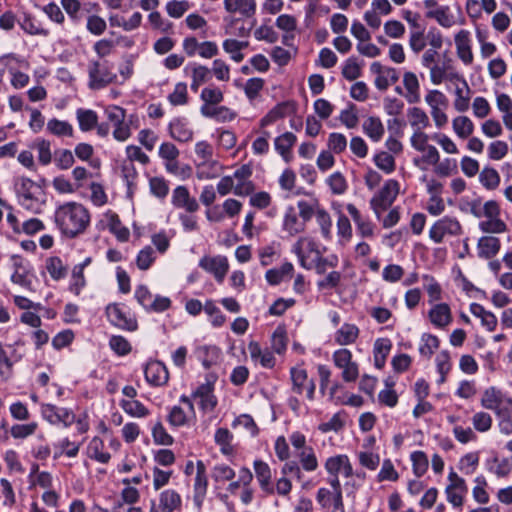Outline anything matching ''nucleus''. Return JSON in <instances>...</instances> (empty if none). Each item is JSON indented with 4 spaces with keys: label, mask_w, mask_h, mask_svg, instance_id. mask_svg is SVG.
<instances>
[{
    "label": "nucleus",
    "mask_w": 512,
    "mask_h": 512,
    "mask_svg": "<svg viewBox=\"0 0 512 512\" xmlns=\"http://www.w3.org/2000/svg\"><path fill=\"white\" fill-rule=\"evenodd\" d=\"M54 222L62 235L72 239L86 230L90 214L82 204L66 202L56 208Z\"/></svg>",
    "instance_id": "f257e3e1"
},
{
    "label": "nucleus",
    "mask_w": 512,
    "mask_h": 512,
    "mask_svg": "<svg viewBox=\"0 0 512 512\" xmlns=\"http://www.w3.org/2000/svg\"><path fill=\"white\" fill-rule=\"evenodd\" d=\"M15 190L19 204L32 213H40L42 202L37 197L39 187L27 177H20L15 181Z\"/></svg>",
    "instance_id": "f03ea898"
},
{
    "label": "nucleus",
    "mask_w": 512,
    "mask_h": 512,
    "mask_svg": "<svg viewBox=\"0 0 512 512\" xmlns=\"http://www.w3.org/2000/svg\"><path fill=\"white\" fill-rule=\"evenodd\" d=\"M89 88L98 90L113 83L117 75L108 61H90L88 65Z\"/></svg>",
    "instance_id": "7ed1b4c3"
},
{
    "label": "nucleus",
    "mask_w": 512,
    "mask_h": 512,
    "mask_svg": "<svg viewBox=\"0 0 512 512\" xmlns=\"http://www.w3.org/2000/svg\"><path fill=\"white\" fill-rule=\"evenodd\" d=\"M399 182L394 179L387 180L383 187L370 200V207L379 219L381 213L387 210L395 201L399 193Z\"/></svg>",
    "instance_id": "20e7f679"
},
{
    "label": "nucleus",
    "mask_w": 512,
    "mask_h": 512,
    "mask_svg": "<svg viewBox=\"0 0 512 512\" xmlns=\"http://www.w3.org/2000/svg\"><path fill=\"white\" fill-rule=\"evenodd\" d=\"M462 226L456 218L444 216L437 220L429 230L430 239L437 244L443 242L445 236H459Z\"/></svg>",
    "instance_id": "39448f33"
},
{
    "label": "nucleus",
    "mask_w": 512,
    "mask_h": 512,
    "mask_svg": "<svg viewBox=\"0 0 512 512\" xmlns=\"http://www.w3.org/2000/svg\"><path fill=\"white\" fill-rule=\"evenodd\" d=\"M106 315L109 322L119 329L132 332L138 328L136 318L131 316L117 303L109 304L106 307Z\"/></svg>",
    "instance_id": "423d86ee"
},
{
    "label": "nucleus",
    "mask_w": 512,
    "mask_h": 512,
    "mask_svg": "<svg viewBox=\"0 0 512 512\" xmlns=\"http://www.w3.org/2000/svg\"><path fill=\"white\" fill-rule=\"evenodd\" d=\"M290 377L292 381V391L298 395L306 392L309 400L314 399L316 385L313 379L308 378L307 371L303 368L292 367L290 369Z\"/></svg>",
    "instance_id": "0eeeda50"
},
{
    "label": "nucleus",
    "mask_w": 512,
    "mask_h": 512,
    "mask_svg": "<svg viewBox=\"0 0 512 512\" xmlns=\"http://www.w3.org/2000/svg\"><path fill=\"white\" fill-rule=\"evenodd\" d=\"M199 267L212 274L216 281L221 283L228 272L229 264L225 256H204L199 261Z\"/></svg>",
    "instance_id": "6e6552de"
},
{
    "label": "nucleus",
    "mask_w": 512,
    "mask_h": 512,
    "mask_svg": "<svg viewBox=\"0 0 512 512\" xmlns=\"http://www.w3.org/2000/svg\"><path fill=\"white\" fill-rule=\"evenodd\" d=\"M208 487V478L206 475V466L203 461L198 460L196 463V476L194 482L193 501L198 509H201Z\"/></svg>",
    "instance_id": "1a4fd4ad"
},
{
    "label": "nucleus",
    "mask_w": 512,
    "mask_h": 512,
    "mask_svg": "<svg viewBox=\"0 0 512 512\" xmlns=\"http://www.w3.org/2000/svg\"><path fill=\"white\" fill-rule=\"evenodd\" d=\"M171 202L174 207L184 209L188 213H195L199 210V204L194 197H191L186 186L180 185L173 190Z\"/></svg>",
    "instance_id": "9d476101"
},
{
    "label": "nucleus",
    "mask_w": 512,
    "mask_h": 512,
    "mask_svg": "<svg viewBox=\"0 0 512 512\" xmlns=\"http://www.w3.org/2000/svg\"><path fill=\"white\" fill-rule=\"evenodd\" d=\"M21 341H16L13 345H8V348L12 349L10 354L5 350L3 344L0 342V376L4 379H8L12 373V369L15 363L22 359V354L17 353L14 348L20 344Z\"/></svg>",
    "instance_id": "9b49d317"
},
{
    "label": "nucleus",
    "mask_w": 512,
    "mask_h": 512,
    "mask_svg": "<svg viewBox=\"0 0 512 512\" xmlns=\"http://www.w3.org/2000/svg\"><path fill=\"white\" fill-rule=\"evenodd\" d=\"M214 381L207 379L206 383H203L197 387L192 393V398L200 399V408L204 411H213L217 405V398L213 394Z\"/></svg>",
    "instance_id": "f8f14e48"
},
{
    "label": "nucleus",
    "mask_w": 512,
    "mask_h": 512,
    "mask_svg": "<svg viewBox=\"0 0 512 512\" xmlns=\"http://www.w3.org/2000/svg\"><path fill=\"white\" fill-rule=\"evenodd\" d=\"M145 378L153 386L165 385L169 380V372L164 363L160 361L149 362L144 370Z\"/></svg>",
    "instance_id": "ddd939ff"
},
{
    "label": "nucleus",
    "mask_w": 512,
    "mask_h": 512,
    "mask_svg": "<svg viewBox=\"0 0 512 512\" xmlns=\"http://www.w3.org/2000/svg\"><path fill=\"white\" fill-rule=\"evenodd\" d=\"M456 53L458 58L465 64L470 65L474 56L471 47L470 32L468 30H460L454 38Z\"/></svg>",
    "instance_id": "4468645a"
},
{
    "label": "nucleus",
    "mask_w": 512,
    "mask_h": 512,
    "mask_svg": "<svg viewBox=\"0 0 512 512\" xmlns=\"http://www.w3.org/2000/svg\"><path fill=\"white\" fill-rule=\"evenodd\" d=\"M325 469L329 475H339L340 472H342L346 478L353 475L352 464L349 457L345 454L329 457L325 462Z\"/></svg>",
    "instance_id": "2eb2a0df"
},
{
    "label": "nucleus",
    "mask_w": 512,
    "mask_h": 512,
    "mask_svg": "<svg viewBox=\"0 0 512 512\" xmlns=\"http://www.w3.org/2000/svg\"><path fill=\"white\" fill-rule=\"evenodd\" d=\"M250 357L254 362H259L263 368L272 369L275 366L276 358L269 349H262L257 341H250L248 344Z\"/></svg>",
    "instance_id": "dca6fc26"
},
{
    "label": "nucleus",
    "mask_w": 512,
    "mask_h": 512,
    "mask_svg": "<svg viewBox=\"0 0 512 512\" xmlns=\"http://www.w3.org/2000/svg\"><path fill=\"white\" fill-rule=\"evenodd\" d=\"M314 253L315 257L321 252L318 249L317 243L310 237H300L292 247V252L295 253L299 259L300 265L303 268L310 269V266L306 265V256L304 252Z\"/></svg>",
    "instance_id": "f3484780"
},
{
    "label": "nucleus",
    "mask_w": 512,
    "mask_h": 512,
    "mask_svg": "<svg viewBox=\"0 0 512 512\" xmlns=\"http://www.w3.org/2000/svg\"><path fill=\"white\" fill-rule=\"evenodd\" d=\"M255 0H224V8L228 13H239L245 18H251L256 13Z\"/></svg>",
    "instance_id": "a211bd4d"
},
{
    "label": "nucleus",
    "mask_w": 512,
    "mask_h": 512,
    "mask_svg": "<svg viewBox=\"0 0 512 512\" xmlns=\"http://www.w3.org/2000/svg\"><path fill=\"white\" fill-rule=\"evenodd\" d=\"M295 106L293 102H281L274 106L261 120L260 126L266 127L268 125L273 124L279 119H282L294 112Z\"/></svg>",
    "instance_id": "6ab92c4d"
},
{
    "label": "nucleus",
    "mask_w": 512,
    "mask_h": 512,
    "mask_svg": "<svg viewBox=\"0 0 512 512\" xmlns=\"http://www.w3.org/2000/svg\"><path fill=\"white\" fill-rule=\"evenodd\" d=\"M346 209L356 225L358 234L365 238L372 237L374 224L369 219L363 218L354 204H348Z\"/></svg>",
    "instance_id": "aec40b11"
},
{
    "label": "nucleus",
    "mask_w": 512,
    "mask_h": 512,
    "mask_svg": "<svg viewBox=\"0 0 512 512\" xmlns=\"http://www.w3.org/2000/svg\"><path fill=\"white\" fill-rule=\"evenodd\" d=\"M254 470L261 489L268 494H273L275 489L271 484L272 473L269 465L262 460H255Z\"/></svg>",
    "instance_id": "412c9836"
},
{
    "label": "nucleus",
    "mask_w": 512,
    "mask_h": 512,
    "mask_svg": "<svg viewBox=\"0 0 512 512\" xmlns=\"http://www.w3.org/2000/svg\"><path fill=\"white\" fill-rule=\"evenodd\" d=\"M501 242L494 236H483L478 240V256L483 259H491L496 256L500 250Z\"/></svg>",
    "instance_id": "4be33fe9"
},
{
    "label": "nucleus",
    "mask_w": 512,
    "mask_h": 512,
    "mask_svg": "<svg viewBox=\"0 0 512 512\" xmlns=\"http://www.w3.org/2000/svg\"><path fill=\"white\" fill-rule=\"evenodd\" d=\"M429 318L434 326L438 328L446 327L452 321V315L449 305L446 303L436 304L429 311Z\"/></svg>",
    "instance_id": "5701e85b"
},
{
    "label": "nucleus",
    "mask_w": 512,
    "mask_h": 512,
    "mask_svg": "<svg viewBox=\"0 0 512 512\" xmlns=\"http://www.w3.org/2000/svg\"><path fill=\"white\" fill-rule=\"evenodd\" d=\"M494 412L499 420L500 431L506 435L512 434V399H505Z\"/></svg>",
    "instance_id": "b1692460"
},
{
    "label": "nucleus",
    "mask_w": 512,
    "mask_h": 512,
    "mask_svg": "<svg viewBox=\"0 0 512 512\" xmlns=\"http://www.w3.org/2000/svg\"><path fill=\"white\" fill-rule=\"evenodd\" d=\"M403 85L406 90L404 97L408 103H418L420 101V84L416 74L413 72H405L403 75Z\"/></svg>",
    "instance_id": "393cba45"
},
{
    "label": "nucleus",
    "mask_w": 512,
    "mask_h": 512,
    "mask_svg": "<svg viewBox=\"0 0 512 512\" xmlns=\"http://www.w3.org/2000/svg\"><path fill=\"white\" fill-rule=\"evenodd\" d=\"M305 223L298 219L294 207L289 206L284 215L283 230L290 236H295L305 230Z\"/></svg>",
    "instance_id": "a878e982"
},
{
    "label": "nucleus",
    "mask_w": 512,
    "mask_h": 512,
    "mask_svg": "<svg viewBox=\"0 0 512 512\" xmlns=\"http://www.w3.org/2000/svg\"><path fill=\"white\" fill-rule=\"evenodd\" d=\"M392 348V343L388 338H378L373 347L374 366L382 369L385 366L386 358Z\"/></svg>",
    "instance_id": "bb28decb"
},
{
    "label": "nucleus",
    "mask_w": 512,
    "mask_h": 512,
    "mask_svg": "<svg viewBox=\"0 0 512 512\" xmlns=\"http://www.w3.org/2000/svg\"><path fill=\"white\" fill-rule=\"evenodd\" d=\"M363 132L373 141L379 142L384 133V125L379 117L369 116L362 124Z\"/></svg>",
    "instance_id": "cd10ccee"
},
{
    "label": "nucleus",
    "mask_w": 512,
    "mask_h": 512,
    "mask_svg": "<svg viewBox=\"0 0 512 512\" xmlns=\"http://www.w3.org/2000/svg\"><path fill=\"white\" fill-rule=\"evenodd\" d=\"M170 136L179 142H188L192 139L193 132L184 119L176 118L169 124Z\"/></svg>",
    "instance_id": "c85d7f7f"
},
{
    "label": "nucleus",
    "mask_w": 512,
    "mask_h": 512,
    "mask_svg": "<svg viewBox=\"0 0 512 512\" xmlns=\"http://www.w3.org/2000/svg\"><path fill=\"white\" fill-rule=\"evenodd\" d=\"M359 336V328L355 324L344 323L335 333V342L341 346L353 344Z\"/></svg>",
    "instance_id": "c756f323"
},
{
    "label": "nucleus",
    "mask_w": 512,
    "mask_h": 512,
    "mask_svg": "<svg viewBox=\"0 0 512 512\" xmlns=\"http://www.w3.org/2000/svg\"><path fill=\"white\" fill-rule=\"evenodd\" d=\"M297 137L292 132H285L274 140L275 150L288 161L291 149L296 143Z\"/></svg>",
    "instance_id": "7c9ffc66"
},
{
    "label": "nucleus",
    "mask_w": 512,
    "mask_h": 512,
    "mask_svg": "<svg viewBox=\"0 0 512 512\" xmlns=\"http://www.w3.org/2000/svg\"><path fill=\"white\" fill-rule=\"evenodd\" d=\"M505 402L503 395L496 387L487 388L482 395L481 405L485 409L495 411Z\"/></svg>",
    "instance_id": "2f4dec72"
},
{
    "label": "nucleus",
    "mask_w": 512,
    "mask_h": 512,
    "mask_svg": "<svg viewBox=\"0 0 512 512\" xmlns=\"http://www.w3.org/2000/svg\"><path fill=\"white\" fill-rule=\"evenodd\" d=\"M195 354L202 365L206 369H209L212 365L217 363L220 350L216 346H199L195 350Z\"/></svg>",
    "instance_id": "473e14b6"
},
{
    "label": "nucleus",
    "mask_w": 512,
    "mask_h": 512,
    "mask_svg": "<svg viewBox=\"0 0 512 512\" xmlns=\"http://www.w3.org/2000/svg\"><path fill=\"white\" fill-rule=\"evenodd\" d=\"M79 128L83 132L90 131L97 126L98 115L94 110L79 108L76 111Z\"/></svg>",
    "instance_id": "72a5a7b5"
},
{
    "label": "nucleus",
    "mask_w": 512,
    "mask_h": 512,
    "mask_svg": "<svg viewBox=\"0 0 512 512\" xmlns=\"http://www.w3.org/2000/svg\"><path fill=\"white\" fill-rule=\"evenodd\" d=\"M181 506L180 495L172 489H167L160 494L159 507L163 512H173Z\"/></svg>",
    "instance_id": "f704fd0d"
},
{
    "label": "nucleus",
    "mask_w": 512,
    "mask_h": 512,
    "mask_svg": "<svg viewBox=\"0 0 512 512\" xmlns=\"http://www.w3.org/2000/svg\"><path fill=\"white\" fill-rule=\"evenodd\" d=\"M46 129L50 134L57 137H72L74 133V129L69 122L57 118L50 119L47 122Z\"/></svg>",
    "instance_id": "c9c22d12"
},
{
    "label": "nucleus",
    "mask_w": 512,
    "mask_h": 512,
    "mask_svg": "<svg viewBox=\"0 0 512 512\" xmlns=\"http://www.w3.org/2000/svg\"><path fill=\"white\" fill-rule=\"evenodd\" d=\"M215 442L220 446V451L224 455H231L234 448L231 444L233 435L227 428H218L214 436Z\"/></svg>",
    "instance_id": "e433bc0d"
},
{
    "label": "nucleus",
    "mask_w": 512,
    "mask_h": 512,
    "mask_svg": "<svg viewBox=\"0 0 512 512\" xmlns=\"http://www.w3.org/2000/svg\"><path fill=\"white\" fill-rule=\"evenodd\" d=\"M453 130L461 139L468 138L474 131V124L467 116H458L452 121Z\"/></svg>",
    "instance_id": "4c0bfd02"
},
{
    "label": "nucleus",
    "mask_w": 512,
    "mask_h": 512,
    "mask_svg": "<svg viewBox=\"0 0 512 512\" xmlns=\"http://www.w3.org/2000/svg\"><path fill=\"white\" fill-rule=\"evenodd\" d=\"M104 447L103 441L99 437H94L88 446L89 456L91 459L96 460L97 462L106 464L109 462L111 455L108 452H103L102 449Z\"/></svg>",
    "instance_id": "58836bf2"
},
{
    "label": "nucleus",
    "mask_w": 512,
    "mask_h": 512,
    "mask_svg": "<svg viewBox=\"0 0 512 512\" xmlns=\"http://www.w3.org/2000/svg\"><path fill=\"white\" fill-rule=\"evenodd\" d=\"M479 181L486 189L494 190L500 184V175L496 169L486 166L479 174Z\"/></svg>",
    "instance_id": "ea45409f"
},
{
    "label": "nucleus",
    "mask_w": 512,
    "mask_h": 512,
    "mask_svg": "<svg viewBox=\"0 0 512 512\" xmlns=\"http://www.w3.org/2000/svg\"><path fill=\"white\" fill-rule=\"evenodd\" d=\"M440 341L437 336L424 333L421 336V344L419 347V353L427 358L430 359L433 355L434 351L439 348Z\"/></svg>",
    "instance_id": "a19ab883"
},
{
    "label": "nucleus",
    "mask_w": 512,
    "mask_h": 512,
    "mask_svg": "<svg viewBox=\"0 0 512 512\" xmlns=\"http://www.w3.org/2000/svg\"><path fill=\"white\" fill-rule=\"evenodd\" d=\"M408 117L410 125L413 128L422 130L429 126V117L426 112L419 107H412L408 109Z\"/></svg>",
    "instance_id": "79ce46f5"
},
{
    "label": "nucleus",
    "mask_w": 512,
    "mask_h": 512,
    "mask_svg": "<svg viewBox=\"0 0 512 512\" xmlns=\"http://www.w3.org/2000/svg\"><path fill=\"white\" fill-rule=\"evenodd\" d=\"M108 227L118 240L127 241L130 235L129 230L121 223L119 216L116 213L108 215Z\"/></svg>",
    "instance_id": "37998d69"
},
{
    "label": "nucleus",
    "mask_w": 512,
    "mask_h": 512,
    "mask_svg": "<svg viewBox=\"0 0 512 512\" xmlns=\"http://www.w3.org/2000/svg\"><path fill=\"white\" fill-rule=\"evenodd\" d=\"M38 152V161L46 166L52 161L51 143L50 141L38 138L32 145Z\"/></svg>",
    "instance_id": "c03bdc74"
},
{
    "label": "nucleus",
    "mask_w": 512,
    "mask_h": 512,
    "mask_svg": "<svg viewBox=\"0 0 512 512\" xmlns=\"http://www.w3.org/2000/svg\"><path fill=\"white\" fill-rule=\"evenodd\" d=\"M156 260V254L151 246H145L136 256V265L142 270H148Z\"/></svg>",
    "instance_id": "a18cd8bd"
},
{
    "label": "nucleus",
    "mask_w": 512,
    "mask_h": 512,
    "mask_svg": "<svg viewBox=\"0 0 512 512\" xmlns=\"http://www.w3.org/2000/svg\"><path fill=\"white\" fill-rule=\"evenodd\" d=\"M46 269L51 278L58 281L67 274V268L59 257H50L46 261Z\"/></svg>",
    "instance_id": "49530a36"
},
{
    "label": "nucleus",
    "mask_w": 512,
    "mask_h": 512,
    "mask_svg": "<svg viewBox=\"0 0 512 512\" xmlns=\"http://www.w3.org/2000/svg\"><path fill=\"white\" fill-rule=\"evenodd\" d=\"M20 27L29 35H39L44 37L49 35V30L43 28L41 24L31 16H25L22 22H20Z\"/></svg>",
    "instance_id": "de8ad7c7"
},
{
    "label": "nucleus",
    "mask_w": 512,
    "mask_h": 512,
    "mask_svg": "<svg viewBox=\"0 0 512 512\" xmlns=\"http://www.w3.org/2000/svg\"><path fill=\"white\" fill-rule=\"evenodd\" d=\"M152 437L157 445L169 446L174 442V438L166 431L161 420H158L152 427Z\"/></svg>",
    "instance_id": "09e8293b"
},
{
    "label": "nucleus",
    "mask_w": 512,
    "mask_h": 512,
    "mask_svg": "<svg viewBox=\"0 0 512 512\" xmlns=\"http://www.w3.org/2000/svg\"><path fill=\"white\" fill-rule=\"evenodd\" d=\"M121 408L133 417H146L149 410L138 400H122L120 402Z\"/></svg>",
    "instance_id": "8fccbe9b"
},
{
    "label": "nucleus",
    "mask_w": 512,
    "mask_h": 512,
    "mask_svg": "<svg viewBox=\"0 0 512 512\" xmlns=\"http://www.w3.org/2000/svg\"><path fill=\"white\" fill-rule=\"evenodd\" d=\"M298 458L305 471L312 472L318 468V460L312 447L301 450L298 453Z\"/></svg>",
    "instance_id": "3c124183"
},
{
    "label": "nucleus",
    "mask_w": 512,
    "mask_h": 512,
    "mask_svg": "<svg viewBox=\"0 0 512 512\" xmlns=\"http://www.w3.org/2000/svg\"><path fill=\"white\" fill-rule=\"evenodd\" d=\"M448 6H442L435 10L428 11L426 16L435 19L441 26L449 28L453 25V16L449 13Z\"/></svg>",
    "instance_id": "603ef678"
},
{
    "label": "nucleus",
    "mask_w": 512,
    "mask_h": 512,
    "mask_svg": "<svg viewBox=\"0 0 512 512\" xmlns=\"http://www.w3.org/2000/svg\"><path fill=\"white\" fill-rule=\"evenodd\" d=\"M168 101L173 106H182L188 103L187 85L184 82H178L174 91L168 95Z\"/></svg>",
    "instance_id": "864d4df0"
},
{
    "label": "nucleus",
    "mask_w": 512,
    "mask_h": 512,
    "mask_svg": "<svg viewBox=\"0 0 512 512\" xmlns=\"http://www.w3.org/2000/svg\"><path fill=\"white\" fill-rule=\"evenodd\" d=\"M411 461L413 466V472L417 477L423 476L428 470V457L423 451H414L411 454Z\"/></svg>",
    "instance_id": "5fc2aeb1"
},
{
    "label": "nucleus",
    "mask_w": 512,
    "mask_h": 512,
    "mask_svg": "<svg viewBox=\"0 0 512 512\" xmlns=\"http://www.w3.org/2000/svg\"><path fill=\"white\" fill-rule=\"evenodd\" d=\"M75 162L74 154L69 149H59L55 151L54 163L60 170H67L73 166Z\"/></svg>",
    "instance_id": "6e6d98bb"
},
{
    "label": "nucleus",
    "mask_w": 512,
    "mask_h": 512,
    "mask_svg": "<svg viewBox=\"0 0 512 512\" xmlns=\"http://www.w3.org/2000/svg\"><path fill=\"white\" fill-rule=\"evenodd\" d=\"M271 346L274 352L281 354L287 347V332L284 326H278L272 334Z\"/></svg>",
    "instance_id": "4d7b16f0"
},
{
    "label": "nucleus",
    "mask_w": 512,
    "mask_h": 512,
    "mask_svg": "<svg viewBox=\"0 0 512 512\" xmlns=\"http://www.w3.org/2000/svg\"><path fill=\"white\" fill-rule=\"evenodd\" d=\"M38 428L36 422H30L27 424H15L10 429V434L15 439H25L33 435Z\"/></svg>",
    "instance_id": "13d9d810"
},
{
    "label": "nucleus",
    "mask_w": 512,
    "mask_h": 512,
    "mask_svg": "<svg viewBox=\"0 0 512 512\" xmlns=\"http://www.w3.org/2000/svg\"><path fill=\"white\" fill-rule=\"evenodd\" d=\"M375 165L387 174L395 170V159L388 152L382 151L374 156Z\"/></svg>",
    "instance_id": "bf43d9fd"
},
{
    "label": "nucleus",
    "mask_w": 512,
    "mask_h": 512,
    "mask_svg": "<svg viewBox=\"0 0 512 512\" xmlns=\"http://www.w3.org/2000/svg\"><path fill=\"white\" fill-rule=\"evenodd\" d=\"M479 228L484 233H504L507 230L506 223L500 218H490L479 223Z\"/></svg>",
    "instance_id": "052dcab7"
},
{
    "label": "nucleus",
    "mask_w": 512,
    "mask_h": 512,
    "mask_svg": "<svg viewBox=\"0 0 512 512\" xmlns=\"http://www.w3.org/2000/svg\"><path fill=\"white\" fill-rule=\"evenodd\" d=\"M296 304L293 298H278L268 309V314L271 316H282L289 308Z\"/></svg>",
    "instance_id": "680f3d73"
},
{
    "label": "nucleus",
    "mask_w": 512,
    "mask_h": 512,
    "mask_svg": "<svg viewBox=\"0 0 512 512\" xmlns=\"http://www.w3.org/2000/svg\"><path fill=\"white\" fill-rule=\"evenodd\" d=\"M329 150L335 154H340L346 150L347 139L342 133H330L327 141Z\"/></svg>",
    "instance_id": "e2e57ef3"
},
{
    "label": "nucleus",
    "mask_w": 512,
    "mask_h": 512,
    "mask_svg": "<svg viewBox=\"0 0 512 512\" xmlns=\"http://www.w3.org/2000/svg\"><path fill=\"white\" fill-rule=\"evenodd\" d=\"M316 220L318 225L320 226L323 237L326 239H330L332 220L329 213L324 209L318 208L316 210Z\"/></svg>",
    "instance_id": "0e129e2a"
},
{
    "label": "nucleus",
    "mask_w": 512,
    "mask_h": 512,
    "mask_svg": "<svg viewBox=\"0 0 512 512\" xmlns=\"http://www.w3.org/2000/svg\"><path fill=\"white\" fill-rule=\"evenodd\" d=\"M342 75L345 79L353 81L360 77L361 67L355 57L348 58L342 68Z\"/></svg>",
    "instance_id": "69168bd1"
},
{
    "label": "nucleus",
    "mask_w": 512,
    "mask_h": 512,
    "mask_svg": "<svg viewBox=\"0 0 512 512\" xmlns=\"http://www.w3.org/2000/svg\"><path fill=\"white\" fill-rule=\"evenodd\" d=\"M204 311L212 317L211 324L214 327H220L225 323L226 317L212 300L206 301L204 304Z\"/></svg>",
    "instance_id": "338daca9"
},
{
    "label": "nucleus",
    "mask_w": 512,
    "mask_h": 512,
    "mask_svg": "<svg viewBox=\"0 0 512 512\" xmlns=\"http://www.w3.org/2000/svg\"><path fill=\"white\" fill-rule=\"evenodd\" d=\"M327 183L335 195H341L347 190V182L340 172H335L329 176Z\"/></svg>",
    "instance_id": "774afa93"
}]
</instances>
